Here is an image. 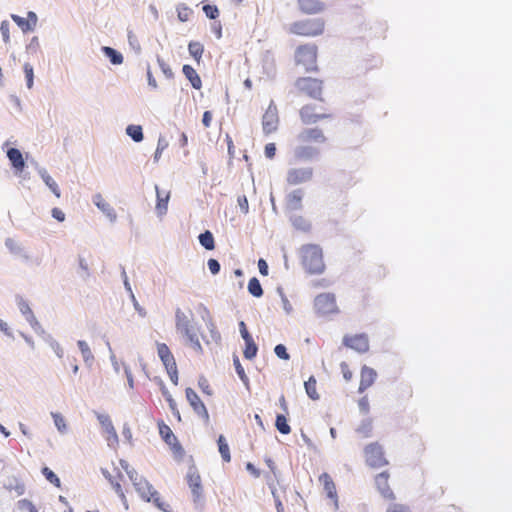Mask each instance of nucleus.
Instances as JSON below:
<instances>
[{
  "instance_id": "15",
  "label": "nucleus",
  "mask_w": 512,
  "mask_h": 512,
  "mask_svg": "<svg viewBox=\"0 0 512 512\" xmlns=\"http://www.w3.org/2000/svg\"><path fill=\"white\" fill-rule=\"evenodd\" d=\"M389 473L388 471H383L376 475L375 477V486L381 496L388 500H395L396 496L388 483Z\"/></svg>"
},
{
  "instance_id": "62",
  "label": "nucleus",
  "mask_w": 512,
  "mask_h": 512,
  "mask_svg": "<svg viewBox=\"0 0 512 512\" xmlns=\"http://www.w3.org/2000/svg\"><path fill=\"white\" fill-rule=\"evenodd\" d=\"M40 47L39 39L37 36L31 38L30 42L26 46V51L29 54H34L38 51Z\"/></svg>"
},
{
  "instance_id": "52",
  "label": "nucleus",
  "mask_w": 512,
  "mask_h": 512,
  "mask_svg": "<svg viewBox=\"0 0 512 512\" xmlns=\"http://www.w3.org/2000/svg\"><path fill=\"white\" fill-rule=\"evenodd\" d=\"M150 497L151 501L158 509L164 512H168L169 505L162 501L159 493L155 489L151 492Z\"/></svg>"
},
{
  "instance_id": "49",
  "label": "nucleus",
  "mask_w": 512,
  "mask_h": 512,
  "mask_svg": "<svg viewBox=\"0 0 512 512\" xmlns=\"http://www.w3.org/2000/svg\"><path fill=\"white\" fill-rule=\"evenodd\" d=\"M11 18L24 33L32 31L31 23L26 18L16 14H12Z\"/></svg>"
},
{
  "instance_id": "55",
  "label": "nucleus",
  "mask_w": 512,
  "mask_h": 512,
  "mask_svg": "<svg viewBox=\"0 0 512 512\" xmlns=\"http://www.w3.org/2000/svg\"><path fill=\"white\" fill-rule=\"evenodd\" d=\"M157 63L167 79L174 78V72L171 67L160 56H157Z\"/></svg>"
},
{
  "instance_id": "41",
  "label": "nucleus",
  "mask_w": 512,
  "mask_h": 512,
  "mask_svg": "<svg viewBox=\"0 0 512 512\" xmlns=\"http://www.w3.org/2000/svg\"><path fill=\"white\" fill-rule=\"evenodd\" d=\"M247 289H248V292L253 297L260 298L261 296H263L264 291H263L262 285H261L260 281L258 280V278H256V277H252L249 280Z\"/></svg>"
},
{
  "instance_id": "6",
  "label": "nucleus",
  "mask_w": 512,
  "mask_h": 512,
  "mask_svg": "<svg viewBox=\"0 0 512 512\" xmlns=\"http://www.w3.org/2000/svg\"><path fill=\"white\" fill-rule=\"evenodd\" d=\"M366 463L372 468H380L388 464L384 457L383 447L378 442H373L364 448Z\"/></svg>"
},
{
  "instance_id": "10",
  "label": "nucleus",
  "mask_w": 512,
  "mask_h": 512,
  "mask_svg": "<svg viewBox=\"0 0 512 512\" xmlns=\"http://www.w3.org/2000/svg\"><path fill=\"white\" fill-rule=\"evenodd\" d=\"M312 177V167L291 168L287 171L286 182L289 185H299L309 182Z\"/></svg>"
},
{
  "instance_id": "59",
  "label": "nucleus",
  "mask_w": 512,
  "mask_h": 512,
  "mask_svg": "<svg viewBox=\"0 0 512 512\" xmlns=\"http://www.w3.org/2000/svg\"><path fill=\"white\" fill-rule=\"evenodd\" d=\"M206 326L210 332L211 338L216 342L219 341L221 339V335L218 332L216 325L212 318H209V320H207Z\"/></svg>"
},
{
  "instance_id": "30",
  "label": "nucleus",
  "mask_w": 512,
  "mask_h": 512,
  "mask_svg": "<svg viewBox=\"0 0 512 512\" xmlns=\"http://www.w3.org/2000/svg\"><path fill=\"white\" fill-rule=\"evenodd\" d=\"M292 226L299 231L309 232L311 230V223L301 215L292 214L289 216Z\"/></svg>"
},
{
  "instance_id": "43",
  "label": "nucleus",
  "mask_w": 512,
  "mask_h": 512,
  "mask_svg": "<svg viewBox=\"0 0 512 512\" xmlns=\"http://www.w3.org/2000/svg\"><path fill=\"white\" fill-rule=\"evenodd\" d=\"M245 348L243 350V355L247 360H252L257 356L258 345L255 343L254 339L244 341Z\"/></svg>"
},
{
  "instance_id": "29",
  "label": "nucleus",
  "mask_w": 512,
  "mask_h": 512,
  "mask_svg": "<svg viewBox=\"0 0 512 512\" xmlns=\"http://www.w3.org/2000/svg\"><path fill=\"white\" fill-rule=\"evenodd\" d=\"M101 51L103 55L109 59L110 63L113 65H120L124 61V57L122 53L118 50L110 47V46H102Z\"/></svg>"
},
{
  "instance_id": "27",
  "label": "nucleus",
  "mask_w": 512,
  "mask_h": 512,
  "mask_svg": "<svg viewBox=\"0 0 512 512\" xmlns=\"http://www.w3.org/2000/svg\"><path fill=\"white\" fill-rule=\"evenodd\" d=\"M182 73L185 78L190 82L191 86L199 90L202 87V81L196 70L189 64H184L182 67Z\"/></svg>"
},
{
  "instance_id": "26",
  "label": "nucleus",
  "mask_w": 512,
  "mask_h": 512,
  "mask_svg": "<svg viewBox=\"0 0 512 512\" xmlns=\"http://www.w3.org/2000/svg\"><path fill=\"white\" fill-rule=\"evenodd\" d=\"M139 496L146 502H151L150 494L154 490L153 486L144 477L133 484Z\"/></svg>"
},
{
  "instance_id": "14",
  "label": "nucleus",
  "mask_w": 512,
  "mask_h": 512,
  "mask_svg": "<svg viewBox=\"0 0 512 512\" xmlns=\"http://www.w3.org/2000/svg\"><path fill=\"white\" fill-rule=\"evenodd\" d=\"M94 414L99 421L100 425L102 426L105 433H107V442L108 446H113L115 444H118V435L115 430V427L110 419V416L108 414H103L97 411H94Z\"/></svg>"
},
{
  "instance_id": "37",
  "label": "nucleus",
  "mask_w": 512,
  "mask_h": 512,
  "mask_svg": "<svg viewBox=\"0 0 512 512\" xmlns=\"http://www.w3.org/2000/svg\"><path fill=\"white\" fill-rule=\"evenodd\" d=\"M316 383V378L313 375H311L308 380L304 382L305 392L311 400H318L320 398L316 390Z\"/></svg>"
},
{
  "instance_id": "53",
  "label": "nucleus",
  "mask_w": 512,
  "mask_h": 512,
  "mask_svg": "<svg viewBox=\"0 0 512 512\" xmlns=\"http://www.w3.org/2000/svg\"><path fill=\"white\" fill-rule=\"evenodd\" d=\"M191 13H192V10L185 4L182 3L177 6V16H178L179 21H181V22L188 21Z\"/></svg>"
},
{
  "instance_id": "63",
  "label": "nucleus",
  "mask_w": 512,
  "mask_h": 512,
  "mask_svg": "<svg viewBox=\"0 0 512 512\" xmlns=\"http://www.w3.org/2000/svg\"><path fill=\"white\" fill-rule=\"evenodd\" d=\"M30 326L32 327V329L40 336L42 335H46V331L44 330V328L41 326V324L39 323V321L36 319V317H33L32 319H29L27 321Z\"/></svg>"
},
{
  "instance_id": "36",
  "label": "nucleus",
  "mask_w": 512,
  "mask_h": 512,
  "mask_svg": "<svg viewBox=\"0 0 512 512\" xmlns=\"http://www.w3.org/2000/svg\"><path fill=\"white\" fill-rule=\"evenodd\" d=\"M159 434L162 440L168 445L172 441H176V436L172 432L171 428L166 425L163 421L158 422Z\"/></svg>"
},
{
  "instance_id": "23",
  "label": "nucleus",
  "mask_w": 512,
  "mask_h": 512,
  "mask_svg": "<svg viewBox=\"0 0 512 512\" xmlns=\"http://www.w3.org/2000/svg\"><path fill=\"white\" fill-rule=\"evenodd\" d=\"M156 190V213L158 217H162L167 213L168 203L170 200V192L162 191L159 189L158 185H155Z\"/></svg>"
},
{
  "instance_id": "31",
  "label": "nucleus",
  "mask_w": 512,
  "mask_h": 512,
  "mask_svg": "<svg viewBox=\"0 0 512 512\" xmlns=\"http://www.w3.org/2000/svg\"><path fill=\"white\" fill-rule=\"evenodd\" d=\"M175 320H176V328L181 333L192 328L191 322L186 314L180 309L177 308L175 312Z\"/></svg>"
},
{
  "instance_id": "51",
  "label": "nucleus",
  "mask_w": 512,
  "mask_h": 512,
  "mask_svg": "<svg viewBox=\"0 0 512 512\" xmlns=\"http://www.w3.org/2000/svg\"><path fill=\"white\" fill-rule=\"evenodd\" d=\"M25 78H26V86L28 89H31L34 85V69L30 63H25L23 66Z\"/></svg>"
},
{
  "instance_id": "8",
  "label": "nucleus",
  "mask_w": 512,
  "mask_h": 512,
  "mask_svg": "<svg viewBox=\"0 0 512 512\" xmlns=\"http://www.w3.org/2000/svg\"><path fill=\"white\" fill-rule=\"evenodd\" d=\"M6 156L10 162L13 172L23 180L29 179V174L25 173L26 162L20 149L11 147L6 151Z\"/></svg>"
},
{
  "instance_id": "12",
  "label": "nucleus",
  "mask_w": 512,
  "mask_h": 512,
  "mask_svg": "<svg viewBox=\"0 0 512 512\" xmlns=\"http://www.w3.org/2000/svg\"><path fill=\"white\" fill-rule=\"evenodd\" d=\"M186 399L189 402L190 406L192 407L193 411L206 423L209 421V413L205 406V404L202 402L198 394L190 387L186 388L185 390Z\"/></svg>"
},
{
  "instance_id": "4",
  "label": "nucleus",
  "mask_w": 512,
  "mask_h": 512,
  "mask_svg": "<svg viewBox=\"0 0 512 512\" xmlns=\"http://www.w3.org/2000/svg\"><path fill=\"white\" fill-rule=\"evenodd\" d=\"M290 31L297 35L317 36L323 33L324 23L320 19L297 21L291 25Z\"/></svg>"
},
{
  "instance_id": "18",
  "label": "nucleus",
  "mask_w": 512,
  "mask_h": 512,
  "mask_svg": "<svg viewBox=\"0 0 512 512\" xmlns=\"http://www.w3.org/2000/svg\"><path fill=\"white\" fill-rule=\"evenodd\" d=\"M154 381L156 384L159 385L160 391H161L163 397L165 398V400L167 401L173 416L177 419L178 422H181L182 419H181L179 409L177 407V403L173 399V397L170 394V392L168 391V389L166 388L164 381L158 376L154 377Z\"/></svg>"
},
{
  "instance_id": "17",
  "label": "nucleus",
  "mask_w": 512,
  "mask_h": 512,
  "mask_svg": "<svg viewBox=\"0 0 512 512\" xmlns=\"http://www.w3.org/2000/svg\"><path fill=\"white\" fill-rule=\"evenodd\" d=\"M298 141L300 142H317V143H325L327 138L325 137L323 131L318 128H305L303 129L297 136Z\"/></svg>"
},
{
  "instance_id": "3",
  "label": "nucleus",
  "mask_w": 512,
  "mask_h": 512,
  "mask_svg": "<svg viewBox=\"0 0 512 512\" xmlns=\"http://www.w3.org/2000/svg\"><path fill=\"white\" fill-rule=\"evenodd\" d=\"M316 60L317 47L315 45H301L296 49V64L303 65L306 72H315L318 70Z\"/></svg>"
},
{
  "instance_id": "11",
  "label": "nucleus",
  "mask_w": 512,
  "mask_h": 512,
  "mask_svg": "<svg viewBox=\"0 0 512 512\" xmlns=\"http://www.w3.org/2000/svg\"><path fill=\"white\" fill-rule=\"evenodd\" d=\"M343 345L361 354L368 352L370 347L368 335L365 333L345 335Z\"/></svg>"
},
{
  "instance_id": "22",
  "label": "nucleus",
  "mask_w": 512,
  "mask_h": 512,
  "mask_svg": "<svg viewBox=\"0 0 512 512\" xmlns=\"http://www.w3.org/2000/svg\"><path fill=\"white\" fill-rule=\"evenodd\" d=\"M304 192L298 188L290 192L286 197V209L288 211H299L302 210L303 204L302 199Z\"/></svg>"
},
{
  "instance_id": "47",
  "label": "nucleus",
  "mask_w": 512,
  "mask_h": 512,
  "mask_svg": "<svg viewBox=\"0 0 512 512\" xmlns=\"http://www.w3.org/2000/svg\"><path fill=\"white\" fill-rule=\"evenodd\" d=\"M41 473L45 477V479L48 482H50L51 484H53L54 486H56L58 488L61 486V481H60L59 477L49 467H47V466L42 467Z\"/></svg>"
},
{
  "instance_id": "45",
  "label": "nucleus",
  "mask_w": 512,
  "mask_h": 512,
  "mask_svg": "<svg viewBox=\"0 0 512 512\" xmlns=\"http://www.w3.org/2000/svg\"><path fill=\"white\" fill-rule=\"evenodd\" d=\"M5 247L12 254L24 256V248L13 238L8 237L5 239ZM25 257L27 258L26 255H25Z\"/></svg>"
},
{
  "instance_id": "1",
  "label": "nucleus",
  "mask_w": 512,
  "mask_h": 512,
  "mask_svg": "<svg viewBox=\"0 0 512 512\" xmlns=\"http://www.w3.org/2000/svg\"><path fill=\"white\" fill-rule=\"evenodd\" d=\"M301 263L308 274L319 275L325 270L322 248L317 244H305L300 249Z\"/></svg>"
},
{
  "instance_id": "57",
  "label": "nucleus",
  "mask_w": 512,
  "mask_h": 512,
  "mask_svg": "<svg viewBox=\"0 0 512 512\" xmlns=\"http://www.w3.org/2000/svg\"><path fill=\"white\" fill-rule=\"evenodd\" d=\"M78 262H79L78 274L80 275V277L82 279L86 280L90 276L88 264H87L86 260L81 256H79Z\"/></svg>"
},
{
  "instance_id": "24",
  "label": "nucleus",
  "mask_w": 512,
  "mask_h": 512,
  "mask_svg": "<svg viewBox=\"0 0 512 512\" xmlns=\"http://www.w3.org/2000/svg\"><path fill=\"white\" fill-rule=\"evenodd\" d=\"M157 353L165 369L176 364L173 354L165 343H157Z\"/></svg>"
},
{
  "instance_id": "50",
  "label": "nucleus",
  "mask_w": 512,
  "mask_h": 512,
  "mask_svg": "<svg viewBox=\"0 0 512 512\" xmlns=\"http://www.w3.org/2000/svg\"><path fill=\"white\" fill-rule=\"evenodd\" d=\"M127 37H128L129 46L137 55H139L142 51V48H141V45L139 43L137 36L133 33L132 30H128Z\"/></svg>"
},
{
  "instance_id": "54",
  "label": "nucleus",
  "mask_w": 512,
  "mask_h": 512,
  "mask_svg": "<svg viewBox=\"0 0 512 512\" xmlns=\"http://www.w3.org/2000/svg\"><path fill=\"white\" fill-rule=\"evenodd\" d=\"M202 10L210 20H215L219 16V9L216 5L204 4Z\"/></svg>"
},
{
  "instance_id": "35",
  "label": "nucleus",
  "mask_w": 512,
  "mask_h": 512,
  "mask_svg": "<svg viewBox=\"0 0 512 512\" xmlns=\"http://www.w3.org/2000/svg\"><path fill=\"white\" fill-rule=\"evenodd\" d=\"M217 445H218V450H219L222 460L224 462H230L231 461L230 449H229V445H228L227 440L224 437V435H222V434L219 435V437L217 439Z\"/></svg>"
},
{
  "instance_id": "32",
  "label": "nucleus",
  "mask_w": 512,
  "mask_h": 512,
  "mask_svg": "<svg viewBox=\"0 0 512 512\" xmlns=\"http://www.w3.org/2000/svg\"><path fill=\"white\" fill-rule=\"evenodd\" d=\"M198 241L200 245L208 251H211L215 248L214 236L210 230L201 232L198 236Z\"/></svg>"
},
{
  "instance_id": "60",
  "label": "nucleus",
  "mask_w": 512,
  "mask_h": 512,
  "mask_svg": "<svg viewBox=\"0 0 512 512\" xmlns=\"http://www.w3.org/2000/svg\"><path fill=\"white\" fill-rule=\"evenodd\" d=\"M19 509H26L28 512H38L36 506L28 499H21L18 501Z\"/></svg>"
},
{
  "instance_id": "2",
  "label": "nucleus",
  "mask_w": 512,
  "mask_h": 512,
  "mask_svg": "<svg viewBox=\"0 0 512 512\" xmlns=\"http://www.w3.org/2000/svg\"><path fill=\"white\" fill-rule=\"evenodd\" d=\"M187 484L191 490L193 503L196 509H202L205 503L201 477L195 465L188 468L186 475Z\"/></svg>"
},
{
  "instance_id": "19",
  "label": "nucleus",
  "mask_w": 512,
  "mask_h": 512,
  "mask_svg": "<svg viewBox=\"0 0 512 512\" xmlns=\"http://www.w3.org/2000/svg\"><path fill=\"white\" fill-rule=\"evenodd\" d=\"M92 202L112 223L116 221L117 214L114 208L103 199L100 193L93 196Z\"/></svg>"
},
{
  "instance_id": "64",
  "label": "nucleus",
  "mask_w": 512,
  "mask_h": 512,
  "mask_svg": "<svg viewBox=\"0 0 512 512\" xmlns=\"http://www.w3.org/2000/svg\"><path fill=\"white\" fill-rule=\"evenodd\" d=\"M9 26L10 24L7 20H3L0 24V32L5 43L10 41Z\"/></svg>"
},
{
  "instance_id": "28",
  "label": "nucleus",
  "mask_w": 512,
  "mask_h": 512,
  "mask_svg": "<svg viewBox=\"0 0 512 512\" xmlns=\"http://www.w3.org/2000/svg\"><path fill=\"white\" fill-rule=\"evenodd\" d=\"M38 174L40 175L43 182L51 190V192L57 197H61V190L54 179L48 174L45 168H38Z\"/></svg>"
},
{
  "instance_id": "38",
  "label": "nucleus",
  "mask_w": 512,
  "mask_h": 512,
  "mask_svg": "<svg viewBox=\"0 0 512 512\" xmlns=\"http://www.w3.org/2000/svg\"><path fill=\"white\" fill-rule=\"evenodd\" d=\"M188 51L190 56L199 63L204 52V46L198 41H190Z\"/></svg>"
},
{
  "instance_id": "9",
  "label": "nucleus",
  "mask_w": 512,
  "mask_h": 512,
  "mask_svg": "<svg viewBox=\"0 0 512 512\" xmlns=\"http://www.w3.org/2000/svg\"><path fill=\"white\" fill-rule=\"evenodd\" d=\"M279 117L277 106L274 101L271 100L268 108L266 109L262 117V127L265 135H269L275 132L278 128Z\"/></svg>"
},
{
  "instance_id": "44",
  "label": "nucleus",
  "mask_w": 512,
  "mask_h": 512,
  "mask_svg": "<svg viewBox=\"0 0 512 512\" xmlns=\"http://www.w3.org/2000/svg\"><path fill=\"white\" fill-rule=\"evenodd\" d=\"M51 416L59 433L66 434L68 432V426L63 415L59 412H52Z\"/></svg>"
},
{
  "instance_id": "46",
  "label": "nucleus",
  "mask_w": 512,
  "mask_h": 512,
  "mask_svg": "<svg viewBox=\"0 0 512 512\" xmlns=\"http://www.w3.org/2000/svg\"><path fill=\"white\" fill-rule=\"evenodd\" d=\"M373 429L372 419L365 418L361 421L360 425L357 427L356 432L362 434L364 437L368 438L371 436Z\"/></svg>"
},
{
  "instance_id": "16",
  "label": "nucleus",
  "mask_w": 512,
  "mask_h": 512,
  "mask_svg": "<svg viewBox=\"0 0 512 512\" xmlns=\"http://www.w3.org/2000/svg\"><path fill=\"white\" fill-rule=\"evenodd\" d=\"M294 157L298 161L318 160L320 149L310 145H299L294 149Z\"/></svg>"
},
{
  "instance_id": "5",
  "label": "nucleus",
  "mask_w": 512,
  "mask_h": 512,
  "mask_svg": "<svg viewBox=\"0 0 512 512\" xmlns=\"http://www.w3.org/2000/svg\"><path fill=\"white\" fill-rule=\"evenodd\" d=\"M322 85L321 80L312 77H300L295 82L298 90L317 100H322Z\"/></svg>"
},
{
  "instance_id": "48",
  "label": "nucleus",
  "mask_w": 512,
  "mask_h": 512,
  "mask_svg": "<svg viewBox=\"0 0 512 512\" xmlns=\"http://www.w3.org/2000/svg\"><path fill=\"white\" fill-rule=\"evenodd\" d=\"M168 145H169V143H168L167 139L164 136L160 135L158 138L156 151L153 155L154 162L159 161V159L162 155V152L168 147Z\"/></svg>"
},
{
  "instance_id": "20",
  "label": "nucleus",
  "mask_w": 512,
  "mask_h": 512,
  "mask_svg": "<svg viewBox=\"0 0 512 512\" xmlns=\"http://www.w3.org/2000/svg\"><path fill=\"white\" fill-rule=\"evenodd\" d=\"M319 480L323 483L327 497L333 500L334 509L337 510L339 508L338 495L335 483L333 482L331 476L327 473H323L319 477Z\"/></svg>"
},
{
  "instance_id": "61",
  "label": "nucleus",
  "mask_w": 512,
  "mask_h": 512,
  "mask_svg": "<svg viewBox=\"0 0 512 512\" xmlns=\"http://www.w3.org/2000/svg\"><path fill=\"white\" fill-rule=\"evenodd\" d=\"M207 266L212 275H217L220 272L221 265L217 259L210 258L207 261Z\"/></svg>"
},
{
  "instance_id": "13",
  "label": "nucleus",
  "mask_w": 512,
  "mask_h": 512,
  "mask_svg": "<svg viewBox=\"0 0 512 512\" xmlns=\"http://www.w3.org/2000/svg\"><path fill=\"white\" fill-rule=\"evenodd\" d=\"M317 106L315 104H307L304 105L300 109V118L303 124L311 125L317 123L319 120L330 118V114L326 113H317Z\"/></svg>"
},
{
  "instance_id": "33",
  "label": "nucleus",
  "mask_w": 512,
  "mask_h": 512,
  "mask_svg": "<svg viewBox=\"0 0 512 512\" xmlns=\"http://www.w3.org/2000/svg\"><path fill=\"white\" fill-rule=\"evenodd\" d=\"M77 346L82 354L85 364L88 367H91L93 364V361H94V355L92 354V351H91L89 345L84 340H78Z\"/></svg>"
},
{
  "instance_id": "39",
  "label": "nucleus",
  "mask_w": 512,
  "mask_h": 512,
  "mask_svg": "<svg viewBox=\"0 0 512 512\" xmlns=\"http://www.w3.org/2000/svg\"><path fill=\"white\" fill-rule=\"evenodd\" d=\"M182 334L186 337L187 341L191 344L194 350L197 352H202V346L194 327L182 332Z\"/></svg>"
},
{
  "instance_id": "40",
  "label": "nucleus",
  "mask_w": 512,
  "mask_h": 512,
  "mask_svg": "<svg viewBox=\"0 0 512 512\" xmlns=\"http://www.w3.org/2000/svg\"><path fill=\"white\" fill-rule=\"evenodd\" d=\"M275 427L279 433L287 435L291 432V427L288 424L287 417L284 414L278 413L275 419Z\"/></svg>"
},
{
  "instance_id": "58",
  "label": "nucleus",
  "mask_w": 512,
  "mask_h": 512,
  "mask_svg": "<svg viewBox=\"0 0 512 512\" xmlns=\"http://www.w3.org/2000/svg\"><path fill=\"white\" fill-rule=\"evenodd\" d=\"M274 353L281 360H289L290 359V355H289L287 348L284 344H277L274 347Z\"/></svg>"
},
{
  "instance_id": "42",
  "label": "nucleus",
  "mask_w": 512,
  "mask_h": 512,
  "mask_svg": "<svg viewBox=\"0 0 512 512\" xmlns=\"http://www.w3.org/2000/svg\"><path fill=\"white\" fill-rule=\"evenodd\" d=\"M16 300H17V306H18L20 312L22 313V315L25 317L26 321L35 317L28 302L23 297L18 295L16 297Z\"/></svg>"
},
{
  "instance_id": "21",
  "label": "nucleus",
  "mask_w": 512,
  "mask_h": 512,
  "mask_svg": "<svg viewBox=\"0 0 512 512\" xmlns=\"http://www.w3.org/2000/svg\"><path fill=\"white\" fill-rule=\"evenodd\" d=\"M377 378V372L366 365L361 368V379L358 388L359 393H363L366 389L373 385Z\"/></svg>"
},
{
  "instance_id": "56",
  "label": "nucleus",
  "mask_w": 512,
  "mask_h": 512,
  "mask_svg": "<svg viewBox=\"0 0 512 512\" xmlns=\"http://www.w3.org/2000/svg\"><path fill=\"white\" fill-rule=\"evenodd\" d=\"M170 446V449L172 450L174 457L176 459H182V457L185 454V450L182 447L181 443L176 438V441H172L171 444H168Z\"/></svg>"
},
{
  "instance_id": "25",
  "label": "nucleus",
  "mask_w": 512,
  "mask_h": 512,
  "mask_svg": "<svg viewBox=\"0 0 512 512\" xmlns=\"http://www.w3.org/2000/svg\"><path fill=\"white\" fill-rule=\"evenodd\" d=\"M300 10L305 14H316L324 9V4L318 0H297Z\"/></svg>"
},
{
  "instance_id": "7",
  "label": "nucleus",
  "mask_w": 512,
  "mask_h": 512,
  "mask_svg": "<svg viewBox=\"0 0 512 512\" xmlns=\"http://www.w3.org/2000/svg\"><path fill=\"white\" fill-rule=\"evenodd\" d=\"M314 308L318 315L325 316L331 313H337L338 307L336 297L333 293H321L314 300Z\"/></svg>"
},
{
  "instance_id": "34",
  "label": "nucleus",
  "mask_w": 512,
  "mask_h": 512,
  "mask_svg": "<svg viewBox=\"0 0 512 512\" xmlns=\"http://www.w3.org/2000/svg\"><path fill=\"white\" fill-rule=\"evenodd\" d=\"M126 134L136 143L144 139L143 128L141 125L129 124L125 129Z\"/></svg>"
}]
</instances>
